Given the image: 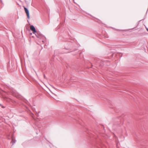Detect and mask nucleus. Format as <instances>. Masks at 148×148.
I'll use <instances>...</instances> for the list:
<instances>
[{
	"mask_svg": "<svg viewBox=\"0 0 148 148\" xmlns=\"http://www.w3.org/2000/svg\"><path fill=\"white\" fill-rule=\"evenodd\" d=\"M36 36L38 38L40 39V41H42V42H44V39H46V38L44 36L42 35H41L38 34V33H35Z\"/></svg>",
	"mask_w": 148,
	"mask_h": 148,
	"instance_id": "1",
	"label": "nucleus"
},
{
	"mask_svg": "<svg viewBox=\"0 0 148 148\" xmlns=\"http://www.w3.org/2000/svg\"><path fill=\"white\" fill-rule=\"evenodd\" d=\"M11 93L14 96L16 97V98L18 97L17 94L16 93L15 91H13Z\"/></svg>",
	"mask_w": 148,
	"mask_h": 148,
	"instance_id": "4",
	"label": "nucleus"
},
{
	"mask_svg": "<svg viewBox=\"0 0 148 148\" xmlns=\"http://www.w3.org/2000/svg\"><path fill=\"white\" fill-rule=\"evenodd\" d=\"M30 29L33 32V34L36 33V30L35 27L33 25H32L30 27Z\"/></svg>",
	"mask_w": 148,
	"mask_h": 148,
	"instance_id": "2",
	"label": "nucleus"
},
{
	"mask_svg": "<svg viewBox=\"0 0 148 148\" xmlns=\"http://www.w3.org/2000/svg\"><path fill=\"white\" fill-rule=\"evenodd\" d=\"M114 29H115V30H117L119 31H125V30H120V29H115L114 28Z\"/></svg>",
	"mask_w": 148,
	"mask_h": 148,
	"instance_id": "6",
	"label": "nucleus"
},
{
	"mask_svg": "<svg viewBox=\"0 0 148 148\" xmlns=\"http://www.w3.org/2000/svg\"><path fill=\"white\" fill-rule=\"evenodd\" d=\"M52 87L53 88H54V87H53V86H52Z\"/></svg>",
	"mask_w": 148,
	"mask_h": 148,
	"instance_id": "10",
	"label": "nucleus"
},
{
	"mask_svg": "<svg viewBox=\"0 0 148 148\" xmlns=\"http://www.w3.org/2000/svg\"><path fill=\"white\" fill-rule=\"evenodd\" d=\"M24 9L25 10V11L27 14V18L28 19L29 18V12L27 8H26L25 7H24Z\"/></svg>",
	"mask_w": 148,
	"mask_h": 148,
	"instance_id": "3",
	"label": "nucleus"
},
{
	"mask_svg": "<svg viewBox=\"0 0 148 148\" xmlns=\"http://www.w3.org/2000/svg\"><path fill=\"white\" fill-rule=\"evenodd\" d=\"M0 106H2V107L3 108H4V107L2 105H1V104H0Z\"/></svg>",
	"mask_w": 148,
	"mask_h": 148,
	"instance_id": "7",
	"label": "nucleus"
},
{
	"mask_svg": "<svg viewBox=\"0 0 148 148\" xmlns=\"http://www.w3.org/2000/svg\"><path fill=\"white\" fill-rule=\"evenodd\" d=\"M147 31L148 32V28H147Z\"/></svg>",
	"mask_w": 148,
	"mask_h": 148,
	"instance_id": "8",
	"label": "nucleus"
},
{
	"mask_svg": "<svg viewBox=\"0 0 148 148\" xmlns=\"http://www.w3.org/2000/svg\"><path fill=\"white\" fill-rule=\"evenodd\" d=\"M13 143V145L16 142V140L14 141V140L13 139H12V141H11Z\"/></svg>",
	"mask_w": 148,
	"mask_h": 148,
	"instance_id": "5",
	"label": "nucleus"
},
{
	"mask_svg": "<svg viewBox=\"0 0 148 148\" xmlns=\"http://www.w3.org/2000/svg\"><path fill=\"white\" fill-rule=\"evenodd\" d=\"M45 77V75H44V77Z\"/></svg>",
	"mask_w": 148,
	"mask_h": 148,
	"instance_id": "9",
	"label": "nucleus"
}]
</instances>
